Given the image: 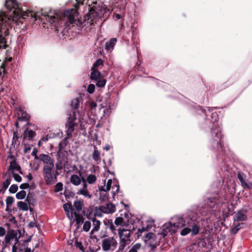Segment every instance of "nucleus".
Wrapping results in <instances>:
<instances>
[{"mask_svg":"<svg viewBox=\"0 0 252 252\" xmlns=\"http://www.w3.org/2000/svg\"><path fill=\"white\" fill-rule=\"evenodd\" d=\"M4 5L9 12L8 14L4 12L0 13V49L7 46L4 36L8 34V27L11 21L19 25L26 20L34 22L38 18V15L33 11H25L17 0H5Z\"/></svg>","mask_w":252,"mask_h":252,"instance_id":"nucleus-1","label":"nucleus"},{"mask_svg":"<svg viewBox=\"0 0 252 252\" xmlns=\"http://www.w3.org/2000/svg\"><path fill=\"white\" fill-rule=\"evenodd\" d=\"M197 213L191 211H189L182 216L173 217L171 221L163 225V237L167 235V233H175L178 230H181L180 234L182 236L189 233L192 236L197 235L200 231Z\"/></svg>","mask_w":252,"mask_h":252,"instance_id":"nucleus-2","label":"nucleus"},{"mask_svg":"<svg viewBox=\"0 0 252 252\" xmlns=\"http://www.w3.org/2000/svg\"><path fill=\"white\" fill-rule=\"evenodd\" d=\"M207 116L208 120L206 123L211 124V129L210 133L207 135L208 147L211 150L217 153L222 151V140L223 134H222V128L218 123V115L216 112H212L210 108L207 111L204 109H201Z\"/></svg>","mask_w":252,"mask_h":252,"instance_id":"nucleus-3","label":"nucleus"},{"mask_svg":"<svg viewBox=\"0 0 252 252\" xmlns=\"http://www.w3.org/2000/svg\"><path fill=\"white\" fill-rule=\"evenodd\" d=\"M85 0H75L73 5L74 8L68 9L65 10L63 14V20L65 22H69L71 24H75L77 26L82 25V22L79 19V12L78 10L80 6H83Z\"/></svg>","mask_w":252,"mask_h":252,"instance_id":"nucleus-4","label":"nucleus"},{"mask_svg":"<svg viewBox=\"0 0 252 252\" xmlns=\"http://www.w3.org/2000/svg\"><path fill=\"white\" fill-rule=\"evenodd\" d=\"M21 233L19 230L11 229L8 230L4 237V241L2 242V251L6 248L12 246L11 252H18L19 239Z\"/></svg>","mask_w":252,"mask_h":252,"instance_id":"nucleus-5","label":"nucleus"},{"mask_svg":"<svg viewBox=\"0 0 252 252\" xmlns=\"http://www.w3.org/2000/svg\"><path fill=\"white\" fill-rule=\"evenodd\" d=\"M81 123V115L79 112L73 111L68 115L67 120L65 124L66 134L67 137H72V134L77 128Z\"/></svg>","mask_w":252,"mask_h":252,"instance_id":"nucleus-6","label":"nucleus"},{"mask_svg":"<svg viewBox=\"0 0 252 252\" xmlns=\"http://www.w3.org/2000/svg\"><path fill=\"white\" fill-rule=\"evenodd\" d=\"M223 202L220 200V197L216 194L213 197H209L205 200L204 209H207L208 212L219 211Z\"/></svg>","mask_w":252,"mask_h":252,"instance_id":"nucleus-7","label":"nucleus"},{"mask_svg":"<svg viewBox=\"0 0 252 252\" xmlns=\"http://www.w3.org/2000/svg\"><path fill=\"white\" fill-rule=\"evenodd\" d=\"M54 168H45L43 169L42 173L45 182L47 185H51L57 181V176L60 174L59 171L54 172Z\"/></svg>","mask_w":252,"mask_h":252,"instance_id":"nucleus-8","label":"nucleus"},{"mask_svg":"<svg viewBox=\"0 0 252 252\" xmlns=\"http://www.w3.org/2000/svg\"><path fill=\"white\" fill-rule=\"evenodd\" d=\"M117 242L114 237H104L101 241L102 249L104 252L113 251L117 247Z\"/></svg>","mask_w":252,"mask_h":252,"instance_id":"nucleus-9","label":"nucleus"},{"mask_svg":"<svg viewBox=\"0 0 252 252\" xmlns=\"http://www.w3.org/2000/svg\"><path fill=\"white\" fill-rule=\"evenodd\" d=\"M91 1V4H89L91 6L89 12L85 15V20L89 21V22L92 24L95 20L98 15V13L97 11V9L95 5L97 4V0H89Z\"/></svg>","mask_w":252,"mask_h":252,"instance_id":"nucleus-10","label":"nucleus"},{"mask_svg":"<svg viewBox=\"0 0 252 252\" xmlns=\"http://www.w3.org/2000/svg\"><path fill=\"white\" fill-rule=\"evenodd\" d=\"M38 159L44 163V165L43 167V169H45V168H54V160L49 156L44 154H40Z\"/></svg>","mask_w":252,"mask_h":252,"instance_id":"nucleus-11","label":"nucleus"},{"mask_svg":"<svg viewBox=\"0 0 252 252\" xmlns=\"http://www.w3.org/2000/svg\"><path fill=\"white\" fill-rule=\"evenodd\" d=\"M38 159L44 163V165L43 167V169H45V168H54V160L49 156L44 154H40Z\"/></svg>","mask_w":252,"mask_h":252,"instance_id":"nucleus-12","label":"nucleus"},{"mask_svg":"<svg viewBox=\"0 0 252 252\" xmlns=\"http://www.w3.org/2000/svg\"><path fill=\"white\" fill-rule=\"evenodd\" d=\"M99 210L106 214H112L115 211V206L111 203H108L105 205L101 206L99 208Z\"/></svg>","mask_w":252,"mask_h":252,"instance_id":"nucleus-13","label":"nucleus"},{"mask_svg":"<svg viewBox=\"0 0 252 252\" xmlns=\"http://www.w3.org/2000/svg\"><path fill=\"white\" fill-rule=\"evenodd\" d=\"M18 110L19 111L18 114L21 115V117H19V121H27V125H29V122L30 121V115L26 113V112L24 111L21 106H19L18 108Z\"/></svg>","mask_w":252,"mask_h":252,"instance_id":"nucleus-14","label":"nucleus"},{"mask_svg":"<svg viewBox=\"0 0 252 252\" xmlns=\"http://www.w3.org/2000/svg\"><path fill=\"white\" fill-rule=\"evenodd\" d=\"M118 234L120 238H125L126 239H130L131 232L129 229L125 228H119Z\"/></svg>","mask_w":252,"mask_h":252,"instance_id":"nucleus-15","label":"nucleus"},{"mask_svg":"<svg viewBox=\"0 0 252 252\" xmlns=\"http://www.w3.org/2000/svg\"><path fill=\"white\" fill-rule=\"evenodd\" d=\"M247 219V216L244 210H240L237 212L234 217V221H244Z\"/></svg>","mask_w":252,"mask_h":252,"instance_id":"nucleus-16","label":"nucleus"},{"mask_svg":"<svg viewBox=\"0 0 252 252\" xmlns=\"http://www.w3.org/2000/svg\"><path fill=\"white\" fill-rule=\"evenodd\" d=\"M84 206V204L83 200H77L74 202L73 208H74L75 212L79 214L82 211Z\"/></svg>","mask_w":252,"mask_h":252,"instance_id":"nucleus-17","label":"nucleus"},{"mask_svg":"<svg viewBox=\"0 0 252 252\" xmlns=\"http://www.w3.org/2000/svg\"><path fill=\"white\" fill-rule=\"evenodd\" d=\"M91 221L93 222V229L91 231V234L97 232L100 228V222L99 220H97L95 218L91 219Z\"/></svg>","mask_w":252,"mask_h":252,"instance_id":"nucleus-18","label":"nucleus"},{"mask_svg":"<svg viewBox=\"0 0 252 252\" xmlns=\"http://www.w3.org/2000/svg\"><path fill=\"white\" fill-rule=\"evenodd\" d=\"M117 42V39L115 38H112L110 39L109 42H106L105 45V48L108 52L111 51Z\"/></svg>","mask_w":252,"mask_h":252,"instance_id":"nucleus-19","label":"nucleus"},{"mask_svg":"<svg viewBox=\"0 0 252 252\" xmlns=\"http://www.w3.org/2000/svg\"><path fill=\"white\" fill-rule=\"evenodd\" d=\"M35 132L32 130L26 128L24 131L23 135L24 138H28L29 140H31L35 137Z\"/></svg>","mask_w":252,"mask_h":252,"instance_id":"nucleus-20","label":"nucleus"},{"mask_svg":"<svg viewBox=\"0 0 252 252\" xmlns=\"http://www.w3.org/2000/svg\"><path fill=\"white\" fill-rule=\"evenodd\" d=\"M70 183L76 186H79L81 183V179L77 175L73 174L70 176Z\"/></svg>","mask_w":252,"mask_h":252,"instance_id":"nucleus-21","label":"nucleus"},{"mask_svg":"<svg viewBox=\"0 0 252 252\" xmlns=\"http://www.w3.org/2000/svg\"><path fill=\"white\" fill-rule=\"evenodd\" d=\"M73 215L74 216L75 221L77 225V227H78L84 222V218L82 215L76 213V212H74Z\"/></svg>","mask_w":252,"mask_h":252,"instance_id":"nucleus-22","label":"nucleus"},{"mask_svg":"<svg viewBox=\"0 0 252 252\" xmlns=\"http://www.w3.org/2000/svg\"><path fill=\"white\" fill-rule=\"evenodd\" d=\"M93 159L95 161H100L101 160L100 158V152L98 150L97 148L95 145L94 146V151L92 154Z\"/></svg>","mask_w":252,"mask_h":252,"instance_id":"nucleus-23","label":"nucleus"},{"mask_svg":"<svg viewBox=\"0 0 252 252\" xmlns=\"http://www.w3.org/2000/svg\"><path fill=\"white\" fill-rule=\"evenodd\" d=\"M63 208L65 211V212L67 213V215L68 217L69 218V213L70 212V216L71 217H73V214L74 212V209L73 208V206H72L71 204L70 203H66L64 204L63 205Z\"/></svg>","mask_w":252,"mask_h":252,"instance_id":"nucleus-24","label":"nucleus"},{"mask_svg":"<svg viewBox=\"0 0 252 252\" xmlns=\"http://www.w3.org/2000/svg\"><path fill=\"white\" fill-rule=\"evenodd\" d=\"M9 167L10 170H11L13 172L19 171L20 173H21L20 172L21 167L15 160H12L10 162Z\"/></svg>","mask_w":252,"mask_h":252,"instance_id":"nucleus-25","label":"nucleus"},{"mask_svg":"<svg viewBox=\"0 0 252 252\" xmlns=\"http://www.w3.org/2000/svg\"><path fill=\"white\" fill-rule=\"evenodd\" d=\"M70 105H71V107L73 108V110L71 112H72V111H75V110L79 112V111L78 110V109L80 105L79 98H76L73 99L71 101Z\"/></svg>","mask_w":252,"mask_h":252,"instance_id":"nucleus-26","label":"nucleus"},{"mask_svg":"<svg viewBox=\"0 0 252 252\" xmlns=\"http://www.w3.org/2000/svg\"><path fill=\"white\" fill-rule=\"evenodd\" d=\"M77 194H81L88 198H91L92 197V195L90 193L88 189H79L77 192Z\"/></svg>","mask_w":252,"mask_h":252,"instance_id":"nucleus-27","label":"nucleus"},{"mask_svg":"<svg viewBox=\"0 0 252 252\" xmlns=\"http://www.w3.org/2000/svg\"><path fill=\"white\" fill-rule=\"evenodd\" d=\"M97 178L95 175L89 174L86 177V181L89 184H94L96 181Z\"/></svg>","mask_w":252,"mask_h":252,"instance_id":"nucleus-28","label":"nucleus"},{"mask_svg":"<svg viewBox=\"0 0 252 252\" xmlns=\"http://www.w3.org/2000/svg\"><path fill=\"white\" fill-rule=\"evenodd\" d=\"M29 206V203L27 204L26 202L22 201H19L17 203V206L18 208L24 211H27L28 210Z\"/></svg>","mask_w":252,"mask_h":252,"instance_id":"nucleus-29","label":"nucleus"},{"mask_svg":"<svg viewBox=\"0 0 252 252\" xmlns=\"http://www.w3.org/2000/svg\"><path fill=\"white\" fill-rule=\"evenodd\" d=\"M91 74V79L92 80H97L100 78V73L98 70L92 69Z\"/></svg>","mask_w":252,"mask_h":252,"instance_id":"nucleus-30","label":"nucleus"},{"mask_svg":"<svg viewBox=\"0 0 252 252\" xmlns=\"http://www.w3.org/2000/svg\"><path fill=\"white\" fill-rule=\"evenodd\" d=\"M89 220H87L86 221H84L83 223V230L85 232H88L91 226V219H89Z\"/></svg>","mask_w":252,"mask_h":252,"instance_id":"nucleus-31","label":"nucleus"},{"mask_svg":"<svg viewBox=\"0 0 252 252\" xmlns=\"http://www.w3.org/2000/svg\"><path fill=\"white\" fill-rule=\"evenodd\" d=\"M244 224V223H239L237 225H236L235 227H233L231 229V233L233 234H235L237 233V232L240 230Z\"/></svg>","mask_w":252,"mask_h":252,"instance_id":"nucleus-32","label":"nucleus"},{"mask_svg":"<svg viewBox=\"0 0 252 252\" xmlns=\"http://www.w3.org/2000/svg\"><path fill=\"white\" fill-rule=\"evenodd\" d=\"M46 20L49 22L51 24H56L58 22V17L53 16H47L46 18Z\"/></svg>","mask_w":252,"mask_h":252,"instance_id":"nucleus-33","label":"nucleus"},{"mask_svg":"<svg viewBox=\"0 0 252 252\" xmlns=\"http://www.w3.org/2000/svg\"><path fill=\"white\" fill-rule=\"evenodd\" d=\"M14 202V198L12 196H8L6 199V208L5 210L6 211L8 210V207L12 205Z\"/></svg>","mask_w":252,"mask_h":252,"instance_id":"nucleus-34","label":"nucleus"},{"mask_svg":"<svg viewBox=\"0 0 252 252\" xmlns=\"http://www.w3.org/2000/svg\"><path fill=\"white\" fill-rule=\"evenodd\" d=\"M115 224L116 225H121V226H125V222H124V220L122 217L117 218L115 220Z\"/></svg>","mask_w":252,"mask_h":252,"instance_id":"nucleus-35","label":"nucleus"},{"mask_svg":"<svg viewBox=\"0 0 252 252\" xmlns=\"http://www.w3.org/2000/svg\"><path fill=\"white\" fill-rule=\"evenodd\" d=\"M112 180L109 179L107 181V184H106V189L103 188V187H101L100 188H99L100 190L101 191H107L110 190L111 185H112Z\"/></svg>","mask_w":252,"mask_h":252,"instance_id":"nucleus-36","label":"nucleus"},{"mask_svg":"<svg viewBox=\"0 0 252 252\" xmlns=\"http://www.w3.org/2000/svg\"><path fill=\"white\" fill-rule=\"evenodd\" d=\"M103 65V61L101 59H98L94 64L92 69L98 70V67L100 65Z\"/></svg>","mask_w":252,"mask_h":252,"instance_id":"nucleus-37","label":"nucleus"},{"mask_svg":"<svg viewBox=\"0 0 252 252\" xmlns=\"http://www.w3.org/2000/svg\"><path fill=\"white\" fill-rule=\"evenodd\" d=\"M72 137H67V135H66V137H65L63 141L59 144V147L60 149H62L63 148V147H65L67 146L68 144V142L67 141V140L71 138Z\"/></svg>","mask_w":252,"mask_h":252,"instance_id":"nucleus-38","label":"nucleus"},{"mask_svg":"<svg viewBox=\"0 0 252 252\" xmlns=\"http://www.w3.org/2000/svg\"><path fill=\"white\" fill-rule=\"evenodd\" d=\"M26 195V192L25 190H21L17 192L16 194V197L18 199H23Z\"/></svg>","mask_w":252,"mask_h":252,"instance_id":"nucleus-39","label":"nucleus"},{"mask_svg":"<svg viewBox=\"0 0 252 252\" xmlns=\"http://www.w3.org/2000/svg\"><path fill=\"white\" fill-rule=\"evenodd\" d=\"M63 189V184L61 182L58 183L55 186V191L56 192L62 191Z\"/></svg>","mask_w":252,"mask_h":252,"instance_id":"nucleus-40","label":"nucleus"},{"mask_svg":"<svg viewBox=\"0 0 252 252\" xmlns=\"http://www.w3.org/2000/svg\"><path fill=\"white\" fill-rule=\"evenodd\" d=\"M131 242L130 239H126L125 238H120L119 244H121L125 247L128 245Z\"/></svg>","mask_w":252,"mask_h":252,"instance_id":"nucleus-41","label":"nucleus"},{"mask_svg":"<svg viewBox=\"0 0 252 252\" xmlns=\"http://www.w3.org/2000/svg\"><path fill=\"white\" fill-rule=\"evenodd\" d=\"M141 248V244L137 243L135 244L128 251V252H138L137 250H139Z\"/></svg>","mask_w":252,"mask_h":252,"instance_id":"nucleus-42","label":"nucleus"},{"mask_svg":"<svg viewBox=\"0 0 252 252\" xmlns=\"http://www.w3.org/2000/svg\"><path fill=\"white\" fill-rule=\"evenodd\" d=\"M11 179L10 178H7L2 183V188L4 190L6 189L10 184Z\"/></svg>","mask_w":252,"mask_h":252,"instance_id":"nucleus-43","label":"nucleus"},{"mask_svg":"<svg viewBox=\"0 0 252 252\" xmlns=\"http://www.w3.org/2000/svg\"><path fill=\"white\" fill-rule=\"evenodd\" d=\"M106 82V81L105 79H102L101 80H99L97 81L96 85L98 87H103L105 85Z\"/></svg>","mask_w":252,"mask_h":252,"instance_id":"nucleus-44","label":"nucleus"},{"mask_svg":"<svg viewBox=\"0 0 252 252\" xmlns=\"http://www.w3.org/2000/svg\"><path fill=\"white\" fill-rule=\"evenodd\" d=\"M18 186L16 185H12L9 189V191L11 193H14L18 190Z\"/></svg>","mask_w":252,"mask_h":252,"instance_id":"nucleus-45","label":"nucleus"},{"mask_svg":"<svg viewBox=\"0 0 252 252\" xmlns=\"http://www.w3.org/2000/svg\"><path fill=\"white\" fill-rule=\"evenodd\" d=\"M238 179L240 181L242 187L245 189L248 184L244 180L243 178L241 176V175L239 174H238Z\"/></svg>","mask_w":252,"mask_h":252,"instance_id":"nucleus-46","label":"nucleus"},{"mask_svg":"<svg viewBox=\"0 0 252 252\" xmlns=\"http://www.w3.org/2000/svg\"><path fill=\"white\" fill-rule=\"evenodd\" d=\"M95 86L94 84H90L87 88V91L89 94H93L94 92Z\"/></svg>","mask_w":252,"mask_h":252,"instance_id":"nucleus-47","label":"nucleus"},{"mask_svg":"<svg viewBox=\"0 0 252 252\" xmlns=\"http://www.w3.org/2000/svg\"><path fill=\"white\" fill-rule=\"evenodd\" d=\"M56 171H58L59 170H61L63 169V166L62 164V162L60 160L58 162H57L56 164Z\"/></svg>","mask_w":252,"mask_h":252,"instance_id":"nucleus-48","label":"nucleus"},{"mask_svg":"<svg viewBox=\"0 0 252 252\" xmlns=\"http://www.w3.org/2000/svg\"><path fill=\"white\" fill-rule=\"evenodd\" d=\"M13 177L14 180L18 182H20L22 181V177L18 174L13 173Z\"/></svg>","mask_w":252,"mask_h":252,"instance_id":"nucleus-49","label":"nucleus"},{"mask_svg":"<svg viewBox=\"0 0 252 252\" xmlns=\"http://www.w3.org/2000/svg\"><path fill=\"white\" fill-rule=\"evenodd\" d=\"M154 236V234L152 232L147 233L145 236V241H147L152 239Z\"/></svg>","mask_w":252,"mask_h":252,"instance_id":"nucleus-50","label":"nucleus"},{"mask_svg":"<svg viewBox=\"0 0 252 252\" xmlns=\"http://www.w3.org/2000/svg\"><path fill=\"white\" fill-rule=\"evenodd\" d=\"M74 245L76 248H79L80 250H83V246L81 242L76 240Z\"/></svg>","mask_w":252,"mask_h":252,"instance_id":"nucleus-51","label":"nucleus"},{"mask_svg":"<svg viewBox=\"0 0 252 252\" xmlns=\"http://www.w3.org/2000/svg\"><path fill=\"white\" fill-rule=\"evenodd\" d=\"M157 244L156 243H150L149 244V247L151 248V251L154 252V250L157 247Z\"/></svg>","mask_w":252,"mask_h":252,"instance_id":"nucleus-52","label":"nucleus"},{"mask_svg":"<svg viewBox=\"0 0 252 252\" xmlns=\"http://www.w3.org/2000/svg\"><path fill=\"white\" fill-rule=\"evenodd\" d=\"M30 185L28 183H23L20 186V188L22 189H28Z\"/></svg>","mask_w":252,"mask_h":252,"instance_id":"nucleus-53","label":"nucleus"},{"mask_svg":"<svg viewBox=\"0 0 252 252\" xmlns=\"http://www.w3.org/2000/svg\"><path fill=\"white\" fill-rule=\"evenodd\" d=\"M5 235V229L3 227L0 226V237H2Z\"/></svg>","mask_w":252,"mask_h":252,"instance_id":"nucleus-54","label":"nucleus"},{"mask_svg":"<svg viewBox=\"0 0 252 252\" xmlns=\"http://www.w3.org/2000/svg\"><path fill=\"white\" fill-rule=\"evenodd\" d=\"M89 105L91 109H95L97 106L96 103L94 101H91L89 103Z\"/></svg>","mask_w":252,"mask_h":252,"instance_id":"nucleus-55","label":"nucleus"},{"mask_svg":"<svg viewBox=\"0 0 252 252\" xmlns=\"http://www.w3.org/2000/svg\"><path fill=\"white\" fill-rule=\"evenodd\" d=\"M50 138V137H49L48 136V135H46L45 136H43L41 138V141L43 142H47L49 139Z\"/></svg>","mask_w":252,"mask_h":252,"instance_id":"nucleus-56","label":"nucleus"},{"mask_svg":"<svg viewBox=\"0 0 252 252\" xmlns=\"http://www.w3.org/2000/svg\"><path fill=\"white\" fill-rule=\"evenodd\" d=\"M18 252H31V250L30 248H26L25 250H22L18 247Z\"/></svg>","mask_w":252,"mask_h":252,"instance_id":"nucleus-57","label":"nucleus"},{"mask_svg":"<svg viewBox=\"0 0 252 252\" xmlns=\"http://www.w3.org/2000/svg\"><path fill=\"white\" fill-rule=\"evenodd\" d=\"M37 151L35 148H34L32 152V155L34 157L35 159H38V157H37Z\"/></svg>","mask_w":252,"mask_h":252,"instance_id":"nucleus-58","label":"nucleus"},{"mask_svg":"<svg viewBox=\"0 0 252 252\" xmlns=\"http://www.w3.org/2000/svg\"><path fill=\"white\" fill-rule=\"evenodd\" d=\"M31 150V148L30 145H25L24 149V153H27Z\"/></svg>","mask_w":252,"mask_h":252,"instance_id":"nucleus-59","label":"nucleus"},{"mask_svg":"<svg viewBox=\"0 0 252 252\" xmlns=\"http://www.w3.org/2000/svg\"><path fill=\"white\" fill-rule=\"evenodd\" d=\"M82 182L83 183V187L81 189H87L88 185L87 184V182H86V181L85 180V179L84 178H82Z\"/></svg>","mask_w":252,"mask_h":252,"instance_id":"nucleus-60","label":"nucleus"},{"mask_svg":"<svg viewBox=\"0 0 252 252\" xmlns=\"http://www.w3.org/2000/svg\"><path fill=\"white\" fill-rule=\"evenodd\" d=\"M125 248H126V247H125L124 246H123L121 244H119V247L118 249H119V251H121L122 250V251H126V250Z\"/></svg>","mask_w":252,"mask_h":252,"instance_id":"nucleus-61","label":"nucleus"},{"mask_svg":"<svg viewBox=\"0 0 252 252\" xmlns=\"http://www.w3.org/2000/svg\"><path fill=\"white\" fill-rule=\"evenodd\" d=\"M245 189H252V183H248Z\"/></svg>","mask_w":252,"mask_h":252,"instance_id":"nucleus-62","label":"nucleus"},{"mask_svg":"<svg viewBox=\"0 0 252 252\" xmlns=\"http://www.w3.org/2000/svg\"><path fill=\"white\" fill-rule=\"evenodd\" d=\"M27 178L29 180H32V176L31 173H29L28 175H27Z\"/></svg>","mask_w":252,"mask_h":252,"instance_id":"nucleus-63","label":"nucleus"},{"mask_svg":"<svg viewBox=\"0 0 252 252\" xmlns=\"http://www.w3.org/2000/svg\"><path fill=\"white\" fill-rule=\"evenodd\" d=\"M87 252H96V251L94 248L90 247Z\"/></svg>","mask_w":252,"mask_h":252,"instance_id":"nucleus-64","label":"nucleus"}]
</instances>
